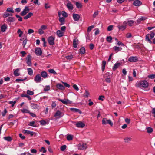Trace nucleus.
Segmentation results:
<instances>
[{
  "label": "nucleus",
  "instance_id": "obj_1",
  "mask_svg": "<svg viewBox=\"0 0 155 155\" xmlns=\"http://www.w3.org/2000/svg\"><path fill=\"white\" fill-rule=\"evenodd\" d=\"M137 86L139 87H143L144 88H147L149 86V84L147 81L145 80L141 81L136 84Z\"/></svg>",
  "mask_w": 155,
  "mask_h": 155
},
{
  "label": "nucleus",
  "instance_id": "obj_2",
  "mask_svg": "<svg viewBox=\"0 0 155 155\" xmlns=\"http://www.w3.org/2000/svg\"><path fill=\"white\" fill-rule=\"evenodd\" d=\"M155 33L153 31L151 32L150 34H147L146 36L145 40L150 44L152 43V41L150 39H153L155 36Z\"/></svg>",
  "mask_w": 155,
  "mask_h": 155
},
{
  "label": "nucleus",
  "instance_id": "obj_3",
  "mask_svg": "<svg viewBox=\"0 0 155 155\" xmlns=\"http://www.w3.org/2000/svg\"><path fill=\"white\" fill-rule=\"evenodd\" d=\"M102 123L103 124H108L111 126L113 125V123L111 120L110 119L107 120L106 118H104L103 119Z\"/></svg>",
  "mask_w": 155,
  "mask_h": 155
},
{
  "label": "nucleus",
  "instance_id": "obj_4",
  "mask_svg": "<svg viewBox=\"0 0 155 155\" xmlns=\"http://www.w3.org/2000/svg\"><path fill=\"white\" fill-rule=\"evenodd\" d=\"M26 63L28 66H31L32 65L31 56L30 55H28L26 58Z\"/></svg>",
  "mask_w": 155,
  "mask_h": 155
},
{
  "label": "nucleus",
  "instance_id": "obj_5",
  "mask_svg": "<svg viewBox=\"0 0 155 155\" xmlns=\"http://www.w3.org/2000/svg\"><path fill=\"white\" fill-rule=\"evenodd\" d=\"M54 38L51 36L48 38V41L49 44L51 45H53L54 44Z\"/></svg>",
  "mask_w": 155,
  "mask_h": 155
},
{
  "label": "nucleus",
  "instance_id": "obj_6",
  "mask_svg": "<svg viewBox=\"0 0 155 155\" xmlns=\"http://www.w3.org/2000/svg\"><path fill=\"white\" fill-rule=\"evenodd\" d=\"M29 11L28 7V6H26L25 8L23 10L21 13V15L22 16L25 15L27 13H28Z\"/></svg>",
  "mask_w": 155,
  "mask_h": 155
},
{
  "label": "nucleus",
  "instance_id": "obj_7",
  "mask_svg": "<svg viewBox=\"0 0 155 155\" xmlns=\"http://www.w3.org/2000/svg\"><path fill=\"white\" fill-rule=\"evenodd\" d=\"M127 24V22H126V21H125L123 23V25H121V26H118L117 27L119 30H121V31H123L126 29V26Z\"/></svg>",
  "mask_w": 155,
  "mask_h": 155
},
{
  "label": "nucleus",
  "instance_id": "obj_8",
  "mask_svg": "<svg viewBox=\"0 0 155 155\" xmlns=\"http://www.w3.org/2000/svg\"><path fill=\"white\" fill-rule=\"evenodd\" d=\"M35 53L37 56H41L42 54V52L40 48H37L35 49Z\"/></svg>",
  "mask_w": 155,
  "mask_h": 155
},
{
  "label": "nucleus",
  "instance_id": "obj_9",
  "mask_svg": "<svg viewBox=\"0 0 155 155\" xmlns=\"http://www.w3.org/2000/svg\"><path fill=\"white\" fill-rule=\"evenodd\" d=\"M138 60V58L136 56H131L128 59L129 61L132 62H137Z\"/></svg>",
  "mask_w": 155,
  "mask_h": 155
},
{
  "label": "nucleus",
  "instance_id": "obj_10",
  "mask_svg": "<svg viewBox=\"0 0 155 155\" xmlns=\"http://www.w3.org/2000/svg\"><path fill=\"white\" fill-rule=\"evenodd\" d=\"M34 81L36 83H39L41 81V79L40 74H37L34 78Z\"/></svg>",
  "mask_w": 155,
  "mask_h": 155
},
{
  "label": "nucleus",
  "instance_id": "obj_11",
  "mask_svg": "<svg viewBox=\"0 0 155 155\" xmlns=\"http://www.w3.org/2000/svg\"><path fill=\"white\" fill-rule=\"evenodd\" d=\"M73 18L74 21H78L80 19V16L78 14L74 13L73 14Z\"/></svg>",
  "mask_w": 155,
  "mask_h": 155
},
{
  "label": "nucleus",
  "instance_id": "obj_12",
  "mask_svg": "<svg viewBox=\"0 0 155 155\" xmlns=\"http://www.w3.org/2000/svg\"><path fill=\"white\" fill-rule=\"evenodd\" d=\"M142 4V2L138 0H135L133 3V4L135 6H139Z\"/></svg>",
  "mask_w": 155,
  "mask_h": 155
},
{
  "label": "nucleus",
  "instance_id": "obj_13",
  "mask_svg": "<svg viewBox=\"0 0 155 155\" xmlns=\"http://www.w3.org/2000/svg\"><path fill=\"white\" fill-rule=\"evenodd\" d=\"M76 125L78 127L83 128L85 126V124L81 121H79L78 122Z\"/></svg>",
  "mask_w": 155,
  "mask_h": 155
},
{
  "label": "nucleus",
  "instance_id": "obj_14",
  "mask_svg": "<svg viewBox=\"0 0 155 155\" xmlns=\"http://www.w3.org/2000/svg\"><path fill=\"white\" fill-rule=\"evenodd\" d=\"M78 148L80 150H84L86 149L87 147V146L86 144L83 143L80 144L78 146Z\"/></svg>",
  "mask_w": 155,
  "mask_h": 155
},
{
  "label": "nucleus",
  "instance_id": "obj_15",
  "mask_svg": "<svg viewBox=\"0 0 155 155\" xmlns=\"http://www.w3.org/2000/svg\"><path fill=\"white\" fill-rule=\"evenodd\" d=\"M70 110L71 111L74 112H78L80 114H81L82 113L81 111L78 109L71 108H70Z\"/></svg>",
  "mask_w": 155,
  "mask_h": 155
},
{
  "label": "nucleus",
  "instance_id": "obj_16",
  "mask_svg": "<svg viewBox=\"0 0 155 155\" xmlns=\"http://www.w3.org/2000/svg\"><path fill=\"white\" fill-rule=\"evenodd\" d=\"M23 133L27 134H30L31 136H33L34 134V132L27 130H24Z\"/></svg>",
  "mask_w": 155,
  "mask_h": 155
},
{
  "label": "nucleus",
  "instance_id": "obj_17",
  "mask_svg": "<svg viewBox=\"0 0 155 155\" xmlns=\"http://www.w3.org/2000/svg\"><path fill=\"white\" fill-rule=\"evenodd\" d=\"M56 87L58 89L61 90H64L65 88L64 87L63 85L60 83L57 84Z\"/></svg>",
  "mask_w": 155,
  "mask_h": 155
},
{
  "label": "nucleus",
  "instance_id": "obj_18",
  "mask_svg": "<svg viewBox=\"0 0 155 155\" xmlns=\"http://www.w3.org/2000/svg\"><path fill=\"white\" fill-rule=\"evenodd\" d=\"M61 113L59 110H58L55 113L54 116L57 118H60L61 117Z\"/></svg>",
  "mask_w": 155,
  "mask_h": 155
},
{
  "label": "nucleus",
  "instance_id": "obj_19",
  "mask_svg": "<svg viewBox=\"0 0 155 155\" xmlns=\"http://www.w3.org/2000/svg\"><path fill=\"white\" fill-rule=\"evenodd\" d=\"M110 73H107L106 74V75H108L109 76L107 78H106L105 79V81L107 83H110L111 81L110 79Z\"/></svg>",
  "mask_w": 155,
  "mask_h": 155
},
{
  "label": "nucleus",
  "instance_id": "obj_20",
  "mask_svg": "<svg viewBox=\"0 0 155 155\" xmlns=\"http://www.w3.org/2000/svg\"><path fill=\"white\" fill-rule=\"evenodd\" d=\"M64 33V32L60 30H58L56 32L57 35L59 37H62Z\"/></svg>",
  "mask_w": 155,
  "mask_h": 155
},
{
  "label": "nucleus",
  "instance_id": "obj_21",
  "mask_svg": "<svg viewBox=\"0 0 155 155\" xmlns=\"http://www.w3.org/2000/svg\"><path fill=\"white\" fill-rule=\"evenodd\" d=\"M41 75L44 78H46L48 77V74L47 72L45 71H42L41 73Z\"/></svg>",
  "mask_w": 155,
  "mask_h": 155
},
{
  "label": "nucleus",
  "instance_id": "obj_22",
  "mask_svg": "<svg viewBox=\"0 0 155 155\" xmlns=\"http://www.w3.org/2000/svg\"><path fill=\"white\" fill-rule=\"evenodd\" d=\"M67 6L68 8L70 10H72L73 8V5L71 2H68L67 5Z\"/></svg>",
  "mask_w": 155,
  "mask_h": 155
},
{
  "label": "nucleus",
  "instance_id": "obj_23",
  "mask_svg": "<svg viewBox=\"0 0 155 155\" xmlns=\"http://www.w3.org/2000/svg\"><path fill=\"white\" fill-rule=\"evenodd\" d=\"M121 64L120 63H117L114 65V66L113 67V69L115 71L117 68H118L120 65Z\"/></svg>",
  "mask_w": 155,
  "mask_h": 155
},
{
  "label": "nucleus",
  "instance_id": "obj_24",
  "mask_svg": "<svg viewBox=\"0 0 155 155\" xmlns=\"http://www.w3.org/2000/svg\"><path fill=\"white\" fill-rule=\"evenodd\" d=\"M114 49L116 53H117L119 51H121L122 49V48L119 47L117 46L114 47Z\"/></svg>",
  "mask_w": 155,
  "mask_h": 155
},
{
  "label": "nucleus",
  "instance_id": "obj_25",
  "mask_svg": "<svg viewBox=\"0 0 155 155\" xmlns=\"http://www.w3.org/2000/svg\"><path fill=\"white\" fill-rule=\"evenodd\" d=\"M31 107L33 109H37L39 107V106L37 104L32 103L31 105Z\"/></svg>",
  "mask_w": 155,
  "mask_h": 155
},
{
  "label": "nucleus",
  "instance_id": "obj_26",
  "mask_svg": "<svg viewBox=\"0 0 155 155\" xmlns=\"http://www.w3.org/2000/svg\"><path fill=\"white\" fill-rule=\"evenodd\" d=\"M33 14L32 13L29 12L28 14L24 17V18L25 19H27L33 16Z\"/></svg>",
  "mask_w": 155,
  "mask_h": 155
},
{
  "label": "nucleus",
  "instance_id": "obj_27",
  "mask_svg": "<svg viewBox=\"0 0 155 155\" xmlns=\"http://www.w3.org/2000/svg\"><path fill=\"white\" fill-rule=\"evenodd\" d=\"M132 138L130 137H126L124 139V142L127 143L130 142Z\"/></svg>",
  "mask_w": 155,
  "mask_h": 155
},
{
  "label": "nucleus",
  "instance_id": "obj_28",
  "mask_svg": "<svg viewBox=\"0 0 155 155\" xmlns=\"http://www.w3.org/2000/svg\"><path fill=\"white\" fill-rule=\"evenodd\" d=\"M7 28L6 25L5 24L2 25L1 27V31L3 32H4L6 30Z\"/></svg>",
  "mask_w": 155,
  "mask_h": 155
},
{
  "label": "nucleus",
  "instance_id": "obj_29",
  "mask_svg": "<svg viewBox=\"0 0 155 155\" xmlns=\"http://www.w3.org/2000/svg\"><path fill=\"white\" fill-rule=\"evenodd\" d=\"M19 71V68H17L14 71V74L15 76H18L19 75V74L18 73Z\"/></svg>",
  "mask_w": 155,
  "mask_h": 155
},
{
  "label": "nucleus",
  "instance_id": "obj_30",
  "mask_svg": "<svg viewBox=\"0 0 155 155\" xmlns=\"http://www.w3.org/2000/svg\"><path fill=\"white\" fill-rule=\"evenodd\" d=\"M28 71V74L30 76H32L33 75V70L31 68H28L27 69Z\"/></svg>",
  "mask_w": 155,
  "mask_h": 155
},
{
  "label": "nucleus",
  "instance_id": "obj_31",
  "mask_svg": "<svg viewBox=\"0 0 155 155\" xmlns=\"http://www.w3.org/2000/svg\"><path fill=\"white\" fill-rule=\"evenodd\" d=\"M7 21L9 22H13L15 21L14 18L13 17H8L7 19Z\"/></svg>",
  "mask_w": 155,
  "mask_h": 155
},
{
  "label": "nucleus",
  "instance_id": "obj_32",
  "mask_svg": "<svg viewBox=\"0 0 155 155\" xmlns=\"http://www.w3.org/2000/svg\"><path fill=\"white\" fill-rule=\"evenodd\" d=\"M78 41V40L76 39H75L73 40V47L74 48H76L77 47V43Z\"/></svg>",
  "mask_w": 155,
  "mask_h": 155
},
{
  "label": "nucleus",
  "instance_id": "obj_33",
  "mask_svg": "<svg viewBox=\"0 0 155 155\" xmlns=\"http://www.w3.org/2000/svg\"><path fill=\"white\" fill-rule=\"evenodd\" d=\"M59 21L61 22V25H62L64 24V18H60L59 19Z\"/></svg>",
  "mask_w": 155,
  "mask_h": 155
},
{
  "label": "nucleus",
  "instance_id": "obj_34",
  "mask_svg": "<svg viewBox=\"0 0 155 155\" xmlns=\"http://www.w3.org/2000/svg\"><path fill=\"white\" fill-rule=\"evenodd\" d=\"M146 129L148 133H150L153 132V129L150 127H147Z\"/></svg>",
  "mask_w": 155,
  "mask_h": 155
},
{
  "label": "nucleus",
  "instance_id": "obj_35",
  "mask_svg": "<svg viewBox=\"0 0 155 155\" xmlns=\"http://www.w3.org/2000/svg\"><path fill=\"white\" fill-rule=\"evenodd\" d=\"M80 52L81 54H83L85 53V48L83 47L80 49Z\"/></svg>",
  "mask_w": 155,
  "mask_h": 155
},
{
  "label": "nucleus",
  "instance_id": "obj_36",
  "mask_svg": "<svg viewBox=\"0 0 155 155\" xmlns=\"http://www.w3.org/2000/svg\"><path fill=\"white\" fill-rule=\"evenodd\" d=\"M76 6L77 8H81L82 7V5L81 3H80L76 2L75 3Z\"/></svg>",
  "mask_w": 155,
  "mask_h": 155
},
{
  "label": "nucleus",
  "instance_id": "obj_37",
  "mask_svg": "<svg viewBox=\"0 0 155 155\" xmlns=\"http://www.w3.org/2000/svg\"><path fill=\"white\" fill-rule=\"evenodd\" d=\"M106 64V61H102V70L103 71H104L105 69Z\"/></svg>",
  "mask_w": 155,
  "mask_h": 155
},
{
  "label": "nucleus",
  "instance_id": "obj_38",
  "mask_svg": "<svg viewBox=\"0 0 155 155\" xmlns=\"http://www.w3.org/2000/svg\"><path fill=\"white\" fill-rule=\"evenodd\" d=\"M17 33L18 34L19 37H21L23 34V32L20 29H18Z\"/></svg>",
  "mask_w": 155,
  "mask_h": 155
},
{
  "label": "nucleus",
  "instance_id": "obj_39",
  "mask_svg": "<svg viewBox=\"0 0 155 155\" xmlns=\"http://www.w3.org/2000/svg\"><path fill=\"white\" fill-rule=\"evenodd\" d=\"M127 22V24L128 23L130 26H131L134 23V21L132 20H128Z\"/></svg>",
  "mask_w": 155,
  "mask_h": 155
},
{
  "label": "nucleus",
  "instance_id": "obj_40",
  "mask_svg": "<svg viewBox=\"0 0 155 155\" xmlns=\"http://www.w3.org/2000/svg\"><path fill=\"white\" fill-rule=\"evenodd\" d=\"M146 18L144 17H142L137 20V22L140 23L141 21L145 20Z\"/></svg>",
  "mask_w": 155,
  "mask_h": 155
},
{
  "label": "nucleus",
  "instance_id": "obj_41",
  "mask_svg": "<svg viewBox=\"0 0 155 155\" xmlns=\"http://www.w3.org/2000/svg\"><path fill=\"white\" fill-rule=\"evenodd\" d=\"M12 14H9L8 13L5 12V13L3 15V17L4 18H6L8 17L9 16H12Z\"/></svg>",
  "mask_w": 155,
  "mask_h": 155
},
{
  "label": "nucleus",
  "instance_id": "obj_42",
  "mask_svg": "<svg viewBox=\"0 0 155 155\" xmlns=\"http://www.w3.org/2000/svg\"><path fill=\"white\" fill-rule=\"evenodd\" d=\"M21 97H25L28 98L29 100H31V97L29 96V95H27L26 94H22L21 95Z\"/></svg>",
  "mask_w": 155,
  "mask_h": 155
},
{
  "label": "nucleus",
  "instance_id": "obj_43",
  "mask_svg": "<svg viewBox=\"0 0 155 155\" xmlns=\"http://www.w3.org/2000/svg\"><path fill=\"white\" fill-rule=\"evenodd\" d=\"M50 89V87L49 85L46 86L45 87L44 89V91H46L49 90Z\"/></svg>",
  "mask_w": 155,
  "mask_h": 155
},
{
  "label": "nucleus",
  "instance_id": "obj_44",
  "mask_svg": "<svg viewBox=\"0 0 155 155\" xmlns=\"http://www.w3.org/2000/svg\"><path fill=\"white\" fill-rule=\"evenodd\" d=\"M4 138L5 140L8 141H10L12 140V138L9 136L5 137H4Z\"/></svg>",
  "mask_w": 155,
  "mask_h": 155
},
{
  "label": "nucleus",
  "instance_id": "obj_45",
  "mask_svg": "<svg viewBox=\"0 0 155 155\" xmlns=\"http://www.w3.org/2000/svg\"><path fill=\"white\" fill-rule=\"evenodd\" d=\"M94 25H92L91 26H89L87 28V32H89L92 29L94 28Z\"/></svg>",
  "mask_w": 155,
  "mask_h": 155
},
{
  "label": "nucleus",
  "instance_id": "obj_46",
  "mask_svg": "<svg viewBox=\"0 0 155 155\" xmlns=\"http://www.w3.org/2000/svg\"><path fill=\"white\" fill-rule=\"evenodd\" d=\"M148 77L150 79L155 78V74H150L148 76Z\"/></svg>",
  "mask_w": 155,
  "mask_h": 155
},
{
  "label": "nucleus",
  "instance_id": "obj_47",
  "mask_svg": "<svg viewBox=\"0 0 155 155\" xmlns=\"http://www.w3.org/2000/svg\"><path fill=\"white\" fill-rule=\"evenodd\" d=\"M6 11L12 13H13L14 12V11L13 10L12 8H8L6 10Z\"/></svg>",
  "mask_w": 155,
  "mask_h": 155
},
{
  "label": "nucleus",
  "instance_id": "obj_48",
  "mask_svg": "<svg viewBox=\"0 0 155 155\" xmlns=\"http://www.w3.org/2000/svg\"><path fill=\"white\" fill-rule=\"evenodd\" d=\"M73 57V56L72 55H67L65 57V58L68 60H70Z\"/></svg>",
  "mask_w": 155,
  "mask_h": 155
},
{
  "label": "nucleus",
  "instance_id": "obj_49",
  "mask_svg": "<svg viewBox=\"0 0 155 155\" xmlns=\"http://www.w3.org/2000/svg\"><path fill=\"white\" fill-rule=\"evenodd\" d=\"M106 40L107 41L110 42L112 40V37L111 36H107L106 38Z\"/></svg>",
  "mask_w": 155,
  "mask_h": 155
},
{
  "label": "nucleus",
  "instance_id": "obj_50",
  "mask_svg": "<svg viewBox=\"0 0 155 155\" xmlns=\"http://www.w3.org/2000/svg\"><path fill=\"white\" fill-rule=\"evenodd\" d=\"M89 95V92L87 91L86 90L85 92L84 93V96L85 97H87Z\"/></svg>",
  "mask_w": 155,
  "mask_h": 155
},
{
  "label": "nucleus",
  "instance_id": "obj_51",
  "mask_svg": "<svg viewBox=\"0 0 155 155\" xmlns=\"http://www.w3.org/2000/svg\"><path fill=\"white\" fill-rule=\"evenodd\" d=\"M15 16L18 18V20L19 21H22V18L21 17L18 15H16Z\"/></svg>",
  "mask_w": 155,
  "mask_h": 155
},
{
  "label": "nucleus",
  "instance_id": "obj_52",
  "mask_svg": "<svg viewBox=\"0 0 155 155\" xmlns=\"http://www.w3.org/2000/svg\"><path fill=\"white\" fill-rule=\"evenodd\" d=\"M27 39L26 38L23 41V48H24L25 47V46L26 45V44H27Z\"/></svg>",
  "mask_w": 155,
  "mask_h": 155
},
{
  "label": "nucleus",
  "instance_id": "obj_53",
  "mask_svg": "<svg viewBox=\"0 0 155 155\" xmlns=\"http://www.w3.org/2000/svg\"><path fill=\"white\" fill-rule=\"evenodd\" d=\"M16 103V101H9L8 102L9 104H11L12 107H14L15 104Z\"/></svg>",
  "mask_w": 155,
  "mask_h": 155
},
{
  "label": "nucleus",
  "instance_id": "obj_54",
  "mask_svg": "<svg viewBox=\"0 0 155 155\" xmlns=\"http://www.w3.org/2000/svg\"><path fill=\"white\" fill-rule=\"evenodd\" d=\"M113 25H110L107 28V30L108 31H110L112 30L113 29Z\"/></svg>",
  "mask_w": 155,
  "mask_h": 155
},
{
  "label": "nucleus",
  "instance_id": "obj_55",
  "mask_svg": "<svg viewBox=\"0 0 155 155\" xmlns=\"http://www.w3.org/2000/svg\"><path fill=\"white\" fill-rule=\"evenodd\" d=\"M40 152H42L43 153H45L46 152V150L44 147H42L40 150Z\"/></svg>",
  "mask_w": 155,
  "mask_h": 155
},
{
  "label": "nucleus",
  "instance_id": "obj_56",
  "mask_svg": "<svg viewBox=\"0 0 155 155\" xmlns=\"http://www.w3.org/2000/svg\"><path fill=\"white\" fill-rule=\"evenodd\" d=\"M48 71L51 73L56 74V72L53 69H50L48 70Z\"/></svg>",
  "mask_w": 155,
  "mask_h": 155
},
{
  "label": "nucleus",
  "instance_id": "obj_57",
  "mask_svg": "<svg viewBox=\"0 0 155 155\" xmlns=\"http://www.w3.org/2000/svg\"><path fill=\"white\" fill-rule=\"evenodd\" d=\"M21 111L22 113H29L30 112V111L28 110L25 109L21 110Z\"/></svg>",
  "mask_w": 155,
  "mask_h": 155
},
{
  "label": "nucleus",
  "instance_id": "obj_58",
  "mask_svg": "<svg viewBox=\"0 0 155 155\" xmlns=\"http://www.w3.org/2000/svg\"><path fill=\"white\" fill-rule=\"evenodd\" d=\"M66 146L65 145H64L61 146L60 148V150L61 151H64L66 148Z\"/></svg>",
  "mask_w": 155,
  "mask_h": 155
},
{
  "label": "nucleus",
  "instance_id": "obj_59",
  "mask_svg": "<svg viewBox=\"0 0 155 155\" xmlns=\"http://www.w3.org/2000/svg\"><path fill=\"white\" fill-rule=\"evenodd\" d=\"M67 139L68 140H72V137L71 135H68L67 137Z\"/></svg>",
  "mask_w": 155,
  "mask_h": 155
},
{
  "label": "nucleus",
  "instance_id": "obj_60",
  "mask_svg": "<svg viewBox=\"0 0 155 155\" xmlns=\"http://www.w3.org/2000/svg\"><path fill=\"white\" fill-rule=\"evenodd\" d=\"M62 15L65 17H66L68 16L67 14L65 11H62Z\"/></svg>",
  "mask_w": 155,
  "mask_h": 155
},
{
  "label": "nucleus",
  "instance_id": "obj_61",
  "mask_svg": "<svg viewBox=\"0 0 155 155\" xmlns=\"http://www.w3.org/2000/svg\"><path fill=\"white\" fill-rule=\"evenodd\" d=\"M27 92V94L30 95H33L34 94L33 91H30L29 90H28Z\"/></svg>",
  "mask_w": 155,
  "mask_h": 155
},
{
  "label": "nucleus",
  "instance_id": "obj_62",
  "mask_svg": "<svg viewBox=\"0 0 155 155\" xmlns=\"http://www.w3.org/2000/svg\"><path fill=\"white\" fill-rule=\"evenodd\" d=\"M41 124V125H45L46 124V122L44 120H42L40 121V122Z\"/></svg>",
  "mask_w": 155,
  "mask_h": 155
},
{
  "label": "nucleus",
  "instance_id": "obj_63",
  "mask_svg": "<svg viewBox=\"0 0 155 155\" xmlns=\"http://www.w3.org/2000/svg\"><path fill=\"white\" fill-rule=\"evenodd\" d=\"M7 111L6 109H5L4 111L2 112V114L3 116H5L6 114L7 113Z\"/></svg>",
  "mask_w": 155,
  "mask_h": 155
},
{
  "label": "nucleus",
  "instance_id": "obj_64",
  "mask_svg": "<svg viewBox=\"0 0 155 155\" xmlns=\"http://www.w3.org/2000/svg\"><path fill=\"white\" fill-rule=\"evenodd\" d=\"M73 87L74 89H75L76 91H78L79 90V88L78 86L76 84H74L73 86Z\"/></svg>",
  "mask_w": 155,
  "mask_h": 155
}]
</instances>
